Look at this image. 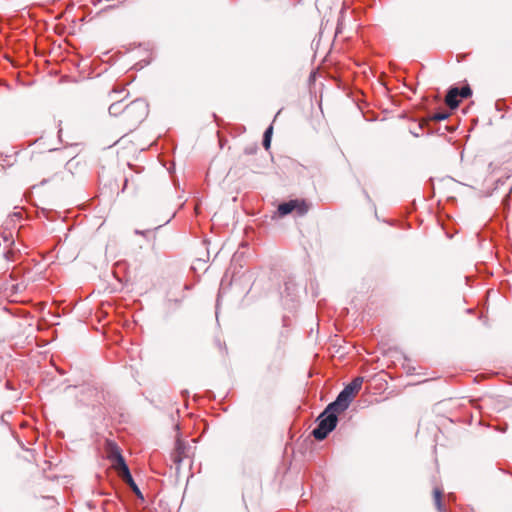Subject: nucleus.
Wrapping results in <instances>:
<instances>
[{
	"instance_id": "2eb2a0df",
	"label": "nucleus",
	"mask_w": 512,
	"mask_h": 512,
	"mask_svg": "<svg viewBox=\"0 0 512 512\" xmlns=\"http://www.w3.org/2000/svg\"><path fill=\"white\" fill-rule=\"evenodd\" d=\"M130 487L132 488L133 492H134L137 496L141 497V492H140L139 488L137 487V485H136L135 483H134V485H131Z\"/></svg>"
},
{
	"instance_id": "1a4fd4ad",
	"label": "nucleus",
	"mask_w": 512,
	"mask_h": 512,
	"mask_svg": "<svg viewBox=\"0 0 512 512\" xmlns=\"http://www.w3.org/2000/svg\"><path fill=\"white\" fill-rule=\"evenodd\" d=\"M116 471L125 483H127L129 486L134 485V480L132 478V475L130 473V470H129L127 464H125L124 466H122L121 468H119Z\"/></svg>"
},
{
	"instance_id": "9b49d317",
	"label": "nucleus",
	"mask_w": 512,
	"mask_h": 512,
	"mask_svg": "<svg viewBox=\"0 0 512 512\" xmlns=\"http://www.w3.org/2000/svg\"><path fill=\"white\" fill-rule=\"evenodd\" d=\"M123 104L121 101L114 102L109 107V114L113 116H117L121 114L123 116Z\"/></svg>"
},
{
	"instance_id": "f03ea898",
	"label": "nucleus",
	"mask_w": 512,
	"mask_h": 512,
	"mask_svg": "<svg viewBox=\"0 0 512 512\" xmlns=\"http://www.w3.org/2000/svg\"><path fill=\"white\" fill-rule=\"evenodd\" d=\"M337 413L338 412L329 410L328 406L326 410L319 416V423L317 427L312 431V434L315 437V439L323 440L332 430H334L338 421Z\"/></svg>"
},
{
	"instance_id": "20e7f679",
	"label": "nucleus",
	"mask_w": 512,
	"mask_h": 512,
	"mask_svg": "<svg viewBox=\"0 0 512 512\" xmlns=\"http://www.w3.org/2000/svg\"><path fill=\"white\" fill-rule=\"evenodd\" d=\"M105 452L114 470H118L126 464L124 457L122 456L121 449L115 442L107 441L105 445Z\"/></svg>"
},
{
	"instance_id": "9d476101",
	"label": "nucleus",
	"mask_w": 512,
	"mask_h": 512,
	"mask_svg": "<svg viewBox=\"0 0 512 512\" xmlns=\"http://www.w3.org/2000/svg\"><path fill=\"white\" fill-rule=\"evenodd\" d=\"M434 503L439 512H446V508L442 502V491L439 488L434 489Z\"/></svg>"
},
{
	"instance_id": "6e6552de",
	"label": "nucleus",
	"mask_w": 512,
	"mask_h": 512,
	"mask_svg": "<svg viewBox=\"0 0 512 512\" xmlns=\"http://www.w3.org/2000/svg\"><path fill=\"white\" fill-rule=\"evenodd\" d=\"M186 456V447L181 441H177L176 448L173 453V461L176 464H180Z\"/></svg>"
},
{
	"instance_id": "0eeeda50",
	"label": "nucleus",
	"mask_w": 512,
	"mask_h": 512,
	"mask_svg": "<svg viewBox=\"0 0 512 512\" xmlns=\"http://www.w3.org/2000/svg\"><path fill=\"white\" fill-rule=\"evenodd\" d=\"M363 378L356 377L354 378L347 386H345L344 390L350 393L353 397L359 392L362 387Z\"/></svg>"
},
{
	"instance_id": "39448f33",
	"label": "nucleus",
	"mask_w": 512,
	"mask_h": 512,
	"mask_svg": "<svg viewBox=\"0 0 512 512\" xmlns=\"http://www.w3.org/2000/svg\"><path fill=\"white\" fill-rule=\"evenodd\" d=\"M353 399H354V397L352 395H350L349 392H347L346 390L343 389L339 393L336 400L328 405L329 410H333L334 412L341 413L349 407V405Z\"/></svg>"
},
{
	"instance_id": "ddd939ff",
	"label": "nucleus",
	"mask_w": 512,
	"mask_h": 512,
	"mask_svg": "<svg viewBox=\"0 0 512 512\" xmlns=\"http://www.w3.org/2000/svg\"><path fill=\"white\" fill-rule=\"evenodd\" d=\"M472 91L469 86H464L459 89L460 98H467L471 95Z\"/></svg>"
},
{
	"instance_id": "7ed1b4c3",
	"label": "nucleus",
	"mask_w": 512,
	"mask_h": 512,
	"mask_svg": "<svg viewBox=\"0 0 512 512\" xmlns=\"http://www.w3.org/2000/svg\"><path fill=\"white\" fill-rule=\"evenodd\" d=\"M309 210V205L304 200H290L288 202H284L278 206V213L281 216H285L292 211H296L298 215L302 216L306 214Z\"/></svg>"
},
{
	"instance_id": "f8f14e48",
	"label": "nucleus",
	"mask_w": 512,
	"mask_h": 512,
	"mask_svg": "<svg viewBox=\"0 0 512 512\" xmlns=\"http://www.w3.org/2000/svg\"><path fill=\"white\" fill-rule=\"evenodd\" d=\"M272 132H273V127L272 126H269L266 129V131L264 132V135H263V146H264V148L266 150H268L270 148Z\"/></svg>"
},
{
	"instance_id": "4468645a",
	"label": "nucleus",
	"mask_w": 512,
	"mask_h": 512,
	"mask_svg": "<svg viewBox=\"0 0 512 512\" xmlns=\"http://www.w3.org/2000/svg\"><path fill=\"white\" fill-rule=\"evenodd\" d=\"M448 117L447 113H435L431 119L434 121H442L445 120Z\"/></svg>"
},
{
	"instance_id": "f257e3e1",
	"label": "nucleus",
	"mask_w": 512,
	"mask_h": 512,
	"mask_svg": "<svg viewBox=\"0 0 512 512\" xmlns=\"http://www.w3.org/2000/svg\"><path fill=\"white\" fill-rule=\"evenodd\" d=\"M148 115V104L143 99H136L123 110V123L130 128L136 127Z\"/></svg>"
},
{
	"instance_id": "423d86ee",
	"label": "nucleus",
	"mask_w": 512,
	"mask_h": 512,
	"mask_svg": "<svg viewBox=\"0 0 512 512\" xmlns=\"http://www.w3.org/2000/svg\"><path fill=\"white\" fill-rule=\"evenodd\" d=\"M459 97V88L453 87L448 91L445 102L451 109H455L459 105Z\"/></svg>"
},
{
	"instance_id": "dca6fc26",
	"label": "nucleus",
	"mask_w": 512,
	"mask_h": 512,
	"mask_svg": "<svg viewBox=\"0 0 512 512\" xmlns=\"http://www.w3.org/2000/svg\"><path fill=\"white\" fill-rule=\"evenodd\" d=\"M448 500H449V501H454V500H455L454 495H453V494H449V495H448Z\"/></svg>"
}]
</instances>
